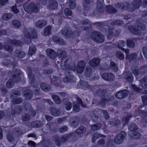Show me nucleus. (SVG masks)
<instances>
[{
    "label": "nucleus",
    "instance_id": "obj_26",
    "mask_svg": "<svg viewBox=\"0 0 147 147\" xmlns=\"http://www.w3.org/2000/svg\"><path fill=\"white\" fill-rule=\"evenodd\" d=\"M43 125L42 122L38 120L32 122L31 124L32 127L34 128L41 127Z\"/></svg>",
    "mask_w": 147,
    "mask_h": 147
},
{
    "label": "nucleus",
    "instance_id": "obj_64",
    "mask_svg": "<svg viewBox=\"0 0 147 147\" xmlns=\"http://www.w3.org/2000/svg\"><path fill=\"white\" fill-rule=\"evenodd\" d=\"M21 95L20 92L18 91L15 90L12 92L11 94L10 97L11 98L16 97L18 96H20Z\"/></svg>",
    "mask_w": 147,
    "mask_h": 147
},
{
    "label": "nucleus",
    "instance_id": "obj_50",
    "mask_svg": "<svg viewBox=\"0 0 147 147\" xmlns=\"http://www.w3.org/2000/svg\"><path fill=\"white\" fill-rule=\"evenodd\" d=\"M106 11L109 13H116L117 10L111 5L106 6Z\"/></svg>",
    "mask_w": 147,
    "mask_h": 147
},
{
    "label": "nucleus",
    "instance_id": "obj_43",
    "mask_svg": "<svg viewBox=\"0 0 147 147\" xmlns=\"http://www.w3.org/2000/svg\"><path fill=\"white\" fill-rule=\"evenodd\" d=\"M51 97L52 99L56 104H59L61 103V100L58 96L53 94L52 95Z\"/></svg>",
    "mask_w": 147,
    "mask_h": 147
},
{
    "label": "nucleus",
    "instance_id": "obj_39",
    "mask_svg": "<svg viewBox=\"0 0 147 147\" xmlns=\"http://www.w3.org/2000/svg\"><path fill=\"white\" fill-rule=\"evenodd\" d=\"M128 129L132 133L138 130V128L135 123H132L128 127Z\"/></svg>",
    "mask_w": 147,
    "mask_h": 147
},
{
    "label": "nucleus",
    "instance_id": "obj_47",
    "mask_svg": "<svg viewBox=\"0 0 147 147\" xmlns=\"http://www.w3.org/2000/svg\"><path fill=\"white\" fill-rule=\"evenodd\" d=\"M36 51V49L35 46H30L28 53V55L32 56L35 53Z\"/></svg>",
    "mask_w": 147,
    "mask_h": 147
},
{
    "label": "nucleus",
    "instance_id": "obj_18",
    "mask_svg": "<svg viewBox=\"0 0 147 147\" xmlns=\"http://www.w3.org/2000/svg\"><path fill=\"white\" fill-rule=\"evenodd\" d=\"M46 53L49 57L52 59H54L57 57L56 53L53 49H47Z\"/></svg>",
    "mask_w": 147,
    "mask_h": 147
},
{
    "label": "nucleus",
    "instance_id": "obj_55",
    "mask_svg": "<svg viewBox=\"0 0 147 147\" xmlns=\"http://www.w3.org/2000/svg\"><path fill=\"white\" fill-rule=\"evenodd\" d=\"M109 100V99L108 98H105V97L102 98L100 101L99 102V105L102 107H104L105 103Z\"/></svg>",
    "mask_w": 147,
    "mask_h": 147
},
{
    "label": "nucleus",
    "instance_id": "obj_3",
    "mask_svg": "<svg viewBox=\"0 0 147 147\" xmlns=\"http://www.w3.org/2000/svg\"><path fill=\"white\" fill-rule=\"evenodd\" d=\"M145 28V25L142 23L138 24L136 27L132 26H129L128 27V29L131 33L134 35L138 36L141 35V31L144 30Z\"/></svg>",
    "mask_w": 147,
    "mask_h": 147
},
{
    "label": "nucleus",
    "instance_id": "obj_36",
    "mask_svg": "<svg viewBox=\"0 0 147 147\" xmlns=\"http://www.w3.org/2000/svg\"><path fill=\"white\" fill-rule=\"evenodd\" d=\"M80 86L82 89L86 90L87 89H90L91 86L89 85L87 82L82 81L80 82Z\"/></svg>",
    "mask_w": 147,
    "mask_h": 147
},
{
    "label": "nucleus",
    "instance_id": "obj_12",
    "mask_svg": "<svg viewBox=\"0 0 147 147\" xmlns=\"http://www.w3.org/2000/svg\"><path fill=\"white\" fill-rule=\"evenodd\" d=\"M101 76L104 80L110 82L113 81L115 78L114 75L111 73H104Z\"/></svg>",
    "mask_w": 147,
    "mask_h": 147
},
{
    "label": "nucleus",
    "instance_id": "obj_15",
    "mask_svg": "<svg viewBox=\"0 0 147 147\" xmlns=\"http://www.w3.org/2000/svg\"><path fill=\"white\" fill-rule=\"evenodd\" d=\"M100 60L98 57H95L90 61L89 63V64L93 67H96L100 65Z\"/></svg>",
    "mask_w": 147,
    "mask_h": 147
},
{
    "label": "nucleus",
    "instance_id": "obj_4",
    "mask_svg": "<svg viewBox=\"0 0 147 147\" xmlns=\"http://www.w3.org/2000/svg\"><path fill=\"white\" fill-rule=\"evenodd\" d=\"M23 7L25 11L30 14H32V12L37 13L39 11V5L32 3L29 4L27 3L24 4Z\"/></svg>",
    "mask_w": 147,
    "mask_h": 147
},
{
    "label": "nucleus",
    "instance_id": "obj_44",
    "mask_svg": "<svg viewBox=\"0 0 147 147\" xmlns=\"http://www.w3.org/2000/svg\"><path fill=\"white\" fill-rule=\"evenodd\" d=\"M51 26L50 25L48 26L44 29V34L45 36L50 35L51 34Z\"/></svg>",
    "mask_w": 147,
    "mask_h": 147
},
{
    "label": "nucleus",
    "instance_id": "obj_32",
    "mask_svg": "<svg viewBox=\"0 0 147 147\" xmlns=\"http://www.w3.org/2000/svg\"><path fill=\"white\" fill-rule=\"evenodd\" d=\"M62 101L65 105H66L65 109L67 110H70L71 108L72 105L71 102L68 101L67 99H63Z\"/></svg>",
    "mask_w": 147,
    "mask_h": 147
},
{
    "label": "nucleus",
    "instance_id": "obj_14",
    "mask_svg": "<svg viewBox=\"0 0 147 147\" xmlns=\"http://www.w3.org/2000/svg\"><path fill=\"white\" fill-rule=\"evenodd\" d=\"M122 77L129 82H132L133 80V76L131 72L127 71L122 74Z\"/></svg>",
    "mask_w": 147,
    "mask_h": 147
},
{
    "label": "nucleus",
    "instance_id": "obj_52",
    "mask_svg": "<svg viewBox=\"0 0 147 147\" xmlns=\"http://www.w3.org/2000/svg\"><path fill=\"white\" fill-rule=\"evenodd\" d=\"M104 41V38L103 36L100 33L99 34L97 38L95 39V42L99 43H101Z\"/></svg>",
    "mask_w": 147,
    "mask_h": 147
},
{
    "label": "nucleus",
    "instance_id": "obj_29",
    "mask_svg": "<svg viewBox=\"0 0 147 147\" xmlns=\"http://www.w3.org/2000/svg\"><path fill=\"white\" fill-rule=\"evenodd\" d=\"M71 119L73 120L71 123V125L73 127H75L78 125L79 123V119L76 116L73 117Z\"/></svg>",
    "mask_w": 147,
    "mask_h": 147
},
{
    "label": "nucleus",
    "instance_id": "obj_10",
    "mask_svg": "<svg viewBox=\"0 0 147 147\" xmlns=\"http://www.w3.org/2000/svg\"><path fill=\"white\" fill-rule=\"evenodd\" d=\"M137 112L141 115H145L144 117H142V123L144 126H147V110H142L140 109L137 110Z\"/></svg>",
    "mask_w": 147,
    "mask_h": 147
},
{
    "label": "nucleus",
    "instance_id": "obj_57",
    "mask_svg": "<svg viewBox=\"0 0 147 147\" xmlns=\"http://www.w3.org/2000/svg\"><path fill=\"white\" fill-rule=\"evenodd\" d=\"M12 101L13 104H19L23 102V100L20 98H13Z\"/></svg>",
    "mask_w": 147,
    "mask_h": 147
},
{
    "label": "nucleus",
    "instance_id": "obj_28",
    "mask_svg": "<svg viewBox=\"0 0 147 147\" xmlns=\"http://www.w3.org/2000/svg\"><path fill=\"white\" fill-rule=\"evenodd\" d=\"M24 97L27 100H30L32 96V92L30 90H27L23 92Z\"/></svg>",
    "mask_w": 147,
    "mask_h": 147
},
{
    "label": "nucleus",
    "instance_id": "obj_9",
    "mask_svg": "<svg viewBox=\"0 0 147 147\" xmlns=\"http://www.w3.org/2000/svg\"><path fill=\"white\" fill-rule=\"evenodd\" d=\"M126 135V134L124 131H121L115 138L114 139L115 142L117 144L122 143L125 139Z\"/></svg>",
    "mask_w": 147,
    "mask_h": 147
},
{
    "label": "nucleus",
    "instance_id": "obj_21",
    "mask_svg": "<svg viewBox=\"0 0 147 147\" xmlns=\"http://www.w3.org/2000/svg\"><path fill=\"white\" fill-rule=\"evenodd\" d=\"M22 111V107L20 105L16 106L14 109L11 112V114L13 116H15L16 114H18L21 113Z\"/></svg>",
    "mask_w": 147,
    "mask_h": 147
},
{
    "label": "nucleus",
    "instance_id": "obj_22",
    "mask_svg": "<svg viewBox=\"0 0 147 147\" xmlns=\"http://www.w3.org/2000/svg\"><path fill=\"white\" fill-rule=\"evenodd\" d=\"M15 56L19 58H22L25 55V53L23 51L19 50H16L14 51Z\"/></svg>",
    "mask_w": 147,
    "mask_h": 147
},
{
    "label": "nucleus",
    "instance_id": "obj_56",
    "mask_svg": "<svg viewBox=\"0 0 147 147\" xmlns=\"http://www.w3.org/2000/svg\"><path fill=\"white\" fill-rule=\"evenodd\" d=\"M101 126L102 125L101 123H98L92 125L91 128L92 130L95 131L100 129Z\"/></svg>",
    "mask_w": 147,
    "mask_h": 147
},
{
    "label": "nucleus",
    "instance_id": "obj_11",
    "mask_svg": "<svg viewBox=\"0 0 147 147\" xmlns=\"http://www.w3.org/2000/svg\"><path fill=\"white\" fill-rule=\"evenodd\" d=\"M86 65V63L83 60H80L77 65L76 71L79 74H81L84 71Z\"/></svg>",
    "mask_w": 147,
    "mask_h": 147
},
{
    "label": "nucleus",
    "instance_id": "obj_8",
    "mask_svg": "<svg viewBox=\"0 0 147 147\" xmlns=\"http://www.w3.org/2000/svg\"><path fill=\"white\" fill-rule=\"evenodd\" d=\"M21 72L20 70L17 69H14L12 71H9V75H11V79L14 82H18L21 80L20 75Z\"/></svg>",
    "mask_w": 147,
    "mask_h": 147
},
{
    "label": "nucleus",
    "instance_id": "obj_54",
    "mask_svg": "<svg viewBox=\"0 0 147 147\" xmlns=\"http://www.w3.org/2000/svg\"><path fill=\"white\" fill-rule=\"evenodd\" d=\"M73 110L75 112H78L80 111V104L76 102H73Z\"/></svg>",
    "mask_w": 147,
    "mask_h": 147
},
{
    "label": "nucleus",
    "instance_id": "obj_41",
    "mask_svg": "<svg viewBox=\"0 0 147 147\" xmlns=\"http://www.w3.org/2000/svg\"><path fill=\"white\" fill-rule=\"evenodd\" d=\"M27 73L28 75V77L30 78L32 82L35 79L34 75L32 74V71L31 69L29 67L27 68Z\"/></svg>",
    "mask_w": 147,
    "mask_h": 147
},
{
    "label": "nucleus",
    "instance_id": "obj_2",
    "mask_svg": "<svg viewBox=\"0 0 147 147\" xmlns=\"http://www.w3.org/2000/svg\"><path fill=\"white\" fill-rule=\"evenodd\" d=\"M75 137L76 134H75V132L69 133L68 134H65L60 138L59 136H55V143L58 146H60L61 145V143L65 142L68 139L70 140L74 139Z\"/></svg>",
    "mask_w": 147,
    "mask_h": 147
},
{
    "label": "nucleus",
    "instance_id": "obj_13",
    "mask_svg": "<svg viewBox=\"0 0 147 147\" xmlns=\"http://www.w3.org/2000/svg\"><path fill=\"white\" fill-rule=\"evenodd\" d=\"M128 92L127 90H124L118 92L115 94L116 97L119 99H122L126 97Z\"/></svg>",
    "mask_w": 147,
    "mask_h": 147
},
{
    "label": "nucleus",
    "instance_id": "obj_40",
    "mask_svg": "<svg viewBox=\"0 0 147 147\" xmlns=\"http://www.w3.org/2000/svg\"><path fill=\"white\" fill-rule=\"evenodd\" d=\"M86 131V128L83 126H81L76 130V132L78 135H80L85 133Z\"/></svg>",
    "mask_w": 147,
    "mask_h": 147
},
{
    "label": "nucleus",
    "instance_id": "obj_31",
    "mask_svg": "<svg viewBox=\"0 0 147 147\" xmlns=\"http://www.w3.org/2000/svg\"><path fill=\"white\" fill-rule=\"evenodd\" d=\"M8 42L11 45H15L16 46H20L22 44V41L16 40L9 39Z\"/></svg>",
    "mask_w": 147,
    "mask_h": 147
},
{
    "label": "nucleus",
    "instance_id": "obj_63",
    "mask_svg": "<svg viewBox=\"0 0 147 147\" xmlns=\"http://www.w3.org/2000/svg\"><path fill=\"white\" fill-rule=\"evenodd\" d=\"M25 111L27 112H30L32 109L31 105L29 103H26L24 106Z\"/></svg>",
    "mask_w": 147,
    "mask_h": 147
},
{
    "label": "nucleus",
    "instance_id": "obj_30",
    "mask_svg": "<svg viewBox=\"0 0 147 147\" xmlns=\"http://www.w3.org/2000/svg\"><path fill=\"white\" fill-rule=\"evenodd\" d=\"M51 115L54 116H57L61 113L60 110L55 107L51 108Z\"/></svg>",
    "mask_w": 147,
    "mask_h": 147
},
{
    "label": "nucleus",
    "instance_id": "obj_38",
    "mask_svg": "<svg viewBox=\"0 0 147 147\" xmlns=\"http://www.w3.org/2000/svg\"><path fill=\"white\" fill-rule=\"evenodd\" d=\"M13 16V14L11 13H4L2 16V18L4 21H7L11 19Z\"/></svg>",
    "mask_w": 147,
    "mask_h": 147
},
{
    "label": "nucleus",
    "instance_id": "obj_53",
    "mask_svg": "<svg viewBox=\"0 0 147 147\" xmlns=\"http://www.w3.org/2000/svg\"><path fill=\"white\" fill-rule=\"evenodd\" d=\"M131 117V115L130 113L127 114L126 116L124 117L122 119V121L125 124L128 123L129 119Z\"/></svg>",
    "mask_w": 147,
    "mask_h": 147
},
{
    "label": "nucleus",
    "instance_id": "obj_16",
    "mask_svg": "<svg viewBox=\"0 0 147 147\" xmlns=\"http://www.w3.org/2000/svg\"><path fill=\"white\" fill-rule=\"evenodd\" d=\"M125 44V42L123 40H119L116 43V45L118 48L121 49L122 51H124L125 53L127 54L129 52V50L125 49L123 48V47L124 46Z\"/></svg>",
    "mask_w": 147,
    "mask_h": 147
},
{
    "label": "nucleus",
    "instance_id": "obj_33",
    "mask_svg": "<svg viewBox=\"0 0 147 147\" xmlns=\"http://www.w3.org/2000/svg\"><path fill=\"white\" fill-rule=\"evenodd\" d=\"M121 123V121L119 119H111L109 122V124L112 126H118Z\"/></svg>",
    "mask_w": 147,
    "mask_h": 147
},
{
    "label": "nucleus",
    "instance_id": "obj_46",
    "mask_svg": "<svg viewBox=\"0 0 147 147\" xmlns=\"http://www.w3.org/2000/svg\"><path fill=\"white\" fill-rule=\"evenodd\" d=\"M57 54L58 56L64 58L66 55L67 54L66 52L61 49H58L57 51Z\"/></svg>",
    "mask_w": 147,
    "mask_h": 147
},
{
    "label": "nucleus",
    "instance_id": "obj_27",
    "mask_svg": "<svg viewBox=\"0 0 147 147\" xmlns=\"http://www.w3.org/2000/svg\"><path fill=\"white\" fill-rule=\"evenodd\" d=\"M49 7L50 9H54L57 8L58 3L55 0H50Z\"/></svg>",
    "mask_w": 147,
    "mask_h": 147
},
{
    "label": "nucleus",
    "instance_id": "obj_59",
    "mask_svg": "<svg viewBox=\"0 0 147 147\" xmlns=\"http://www.w3.org/2000/svg\"><path fill=\"white\" fill-rule=\"evenodd\" d=\"M3 48L6 51L10 52H12L13 50V47L12 46L7 44H6L4 45Z\"/></svg>",
    "mask_w": 147,
    "mask_h": 147
},
{
    "label": "nucleus",
    "instance_id": "obj_6",
    "mask_svg": "<svg viewBox=\"0 0 147 147\" xmlns=\"http://www.w3.org/2000/svg\"><path fill=\"white\" fill-rule=\"evenodd\" d=\"M71 61V59H69L67 57H65L63 58L62 59L61 63V68L64 70L69 68L73 71L75 69V66L73 63L72 64V67H71V65L69 64Z\"/></svg>",
    "mask_w": 147,
    "mask_h": 147
},
{
    "label": "nucleus",
    "instance_id": "obj_58",
    "mask_svg": "<svg viewBox=\"0 0 147 147\" xmlns=\"http://www.w3.org/2000/svg\"><path fill=\"white\" fill-rule=\"evenodd\" d=\"M14 82L11 80V79H9L6 84L7 87L9 88H12L14 85Z\"/></svg>",
    "mask_w": 147,
    "mask_h": 147
},
{
    "label": "nucleus",
    "instance_id": "obj_17",
    "mask_svg": "<svg viewBox=\"0 0 147 147\" xmlns=\"http://www.w3.org/2000/svg\"><path fill=\"white\" fill-rule=\"evenodd\" d=\"M61 32L63 35L67 38L69 37L73 33L71 29L67 27L62 29Z\"/></svg>",
    "mask_w": 147,
    "mask_h": 147
},
{
    "label": "nucleus",
    "instance_id": "obj_60",
    "mask_svg": "<svg viewBox=\"0 0 147 147\" xmlns=\"http://www.w3.org/2000/svg\"><path fill=\"white\" fill-rule=\"evenodd\" d=\"M92 68L91 67H86L84 73L85 75L88 77H90L91 74Z\"/></svg>",
    "mask_w": 147,
    "mask_h": 147
},
{
    "label": "nucleus",
    "instance_id": "obj_19",
    "mask_svg": "<svg viewBox=\"0 0 147 147\" xmlns=\"http://www.w3.org/2000/svg\"><path fill=\"white\" fill-rule=\"evenodd\" d=\"M56 123H47L46 125V129L47 130L56 132L57 130V127L55 126Z\"/></svg>",
    "mask_w": 147,
    "mask_h": 147
},
{
    "label": "nucleus",
    "instance_id": "obj_42",
    "mask_svg": "<svg viewBox=\"0 0 147 147\" xmlns=\"http://www.w3.org/2000/svg\"><path fill=\"white\" fill-rule=\"evenodd\" d=\"M131 138L133 139H138L140 138L141 135L137 131L132 133Z\"/></svg>",
    "mask_w": 147,
    "mask_h": 147
},
{
    "label": "nucleus",
    "instance_id": "obj_49",
    "mask_svg": "<svg viewBox=\"0 0 147 147\" xmlns=\"http://www.w3.org/2000/svg\"><path fill=\"white\" fill-rule=\"evenodd\" d=\"M132 3L136 9H138L141 5L142 2L141 0H133Z\"/></svg>",
    "mask_w": 147,
    "mask_h": 147
},
{
    "label": "nucleus",
    "instance_id": "obj_23",
    "mask_svg": "<svg viewBox=\"0 0 147 147\" xmlns=\"http://www.w3.org/2000/svg\"><path fill=\"white\" fill-rule=\"evenodd\" d=\"M129 53V52L127 54H126V58L127 59L129 60L130 62L135 61L137 59V55L136 53H131L130 55H128Z\"/></svg>",
    "mask_w": 147,
    "mask_h": 147
},
{
    "label": "nucleus",
    "instance_id": "obj_51",
    "mask_svg": "<svg viewBox=\"0 0 147 147\" xmlns=\"http://www.w3.org/2000/svg\"><path fill=\"white\" fill-rule=\"evenodd\" d=\"M13 26L17 29H19L21 26V23L20 21L17 20H15L12 22Z\"/></svg>",
    "mask_w": 147,
    "mask_h": 147
},
{
    "label": "nucleus",
    "instance_id": "obj_37",
    "mask_svg": "<svg viewBox=\"0 0 147 147\" xmlns=\"http://www.w3.org/2000/svg\"><path fill=\"white\" fill-rule=\"evenodd\" d=\"M140 84L143 88H147V75L144 77L141 80Z\"/></svg>",
    "mask_w": 147,
    "mask_h": 147
},
{
    "label": "nucleus",
    "instance_id": "obj_1",
    "mask_svg": "<svg viewBox=\"0 0 147 147\" xmlns=\"http://www.w3.org/2000/svg\"><path fill=\"white\" fill-rule=\"evenodd\" d=\"M115 7L122 10H127L129 12H133L136 9L131 2L130 4L128 2L117 3L115 5Z\"/></svg>",
    "mask_w": 147,
    "mask_h": 147
},
{
    "label": "nucleus",
    "instance_id": "obj_61",
    "mask_svg": "<svg viewBox=\"0 0 147 147\" xmlns=\"http://www.w3.org/2000/svg\"><path fill=\"white\" fill-rule=\"evenodd\" d=\"M100 33L96 31L93 32L91 35L90 38L95 42V39L97 38Z\"/></svg>",
    "mask_w": 147,
    "mask_h": 147
},
{
    "label": "nucleus",
    "instance_id": "obj_5",
    "mask_svg": "<svg viewBox=\"0 0 147 147\" xmlns=\"http://www.w3.org/2000/svg\"><path fill=\"white\" fill-rule=\"evenodd\" d=\"M22 134V132L20 128L19 127L16 128L14 129L13 132L9 131L7 132L6 135L7 138L9 142H12L14 140V135L16 137H18Z\"/></svg>",
    "mask_w": 147,
    "mask_h": 147
},
{
    "label": "nucleus",
    "instance_id": "obj_62",
    "mask_svg": "<svg viewBox=\"0 0 147 147\" xmlns=\"http://www.w3.org/2000/svg\"><path fill=\"white\" fill-rule=\"evenodd\" d=\"M116 57L120 60L123 59L124 57V55L120 51H117L115 53Z\"/></svg>",
    "mask_w": 147,
    "mask_h": 147
},
{
    "label": "nucleus",
    "instance_id": "obj_48",
    "mask_svg": "<svg viewBox=\"0 0 147 147\" xmlns=\"http://www.w3.org/2000/svg\"><path fill=\"white\" fill-rule=\"evenodd\" d=\"M110 67L114 71L117 72L118 70L117 65L114 62L111 61L110 63Z\"/></svg>",
    "mask_w": 147,
    "mask_h": 147
},
{
    "label": "nucleus",
    "instance_id": "obj_7",
    "mask_svg": "<svg viewBox=\"0 0 147 147\" xmlns=\"http://www.w3.org/2000/svg\"><path fill=\"white\" fill-rule=\"evenodd\" d=\"M23 33L25 36L30 39L36 38L37 36L35 30L32 28H24Z\"/></svg>",
    "mask_w": 147,
    "mask_h": 147
},
{
    "label": "nucleus",
    "instance_id": "obj_35",
    "mask_svg": "<svg viewBox=\"0 0 147 147\" xmlns=\"http://www.w3.org/2000/svg\"><path fill=\"white\" fill-rule=\"evenodd\" d=\"M40 86L42 89L45 92H49L51 90L50 86L45 83H42L41 84Z\"/></svg>",
    "mask_w": 147,
    "mask_h": 147
},
{
    "label": "nucleus",
    "instance_id": "obj_45",
    "mask_svg": "<svg viewBox=\"0 0 147 147\" xmlns=\"http://www.w3.org/2000/svg\"><path fill=\"white\" fill-rule=\"evenodd\" d=\"M140 74H143L147 73V65H143L139 68Z\"/></svg>",
    "mask_w": 147,
    "mask_h": 147
},
{
    "label": "nucleus",
    "instance_id": "obj_25",
    "mask_svg": "<svg viewBox=\"0 0 147 147\" xmlns=\"http://www.w3.org/2000/svg\"><path fill=\"white\" fill-rule=\"evenodd\" d=\"M135 38H129L126 40V44L127 47L133 48L135 46Z\"/></svg>",
    "mask_w": 147,
    "mask_h": 147
},
{
    "label": "nucleus",
    "instance_id": "obj_24",
    "mask_svg": "<svg viewBox=\"0 0 147 147\" xmlns=\"http://www.w3.org/2000/svg\"><path fill=\"white\" fill-rule=\"evenodd\" d=\"M104 10V7L103 6L102 4L100 2L97 3L96 9L94 10V12L96 11V13H95V14L98 13H101L103 12Z\"/></svg>",
    "mask_w": 147,
    "mask_h": 147
},
{
    "label": "nucleus",
    "instance_id": "obj_20",
    "mask_svg": "<svg viewBox=\"0 0 147 147\" xmlns=\"http://www.w3.org/2000/svg\"><path fill=\"white\" fill-rule=\"evenodd\" d=\"M53 40L55 43L60 45H64L66 44L65 41L61 38L57 36H54L53 37Z\"/></svg>",
    "mask_w": 147,
    "mask_h": 147
},
{
    "label": "nucleus",
    "instance_id": "obj_34",
    "mask_svg": "<svg viewBox=\"0 0 147 147\" xmlns=\"http://www.w3.org/2000/svg\"><path fill=\"white\" fill-rule=\"evenodd\" d=\"M46 25V22L44 20L38 21L35 23L36 26L40 28L44 27Z\"/></svg>",
    "mask_w": 147,
    "mask_h": 147
}]
</instances>
